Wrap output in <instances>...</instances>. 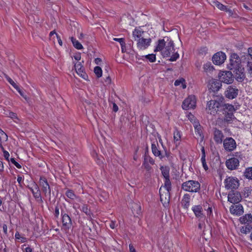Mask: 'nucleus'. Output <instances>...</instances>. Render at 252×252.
<instances>
[{
    "mask_svg": "<svg viewBox=\"0 0 252 252\" xmlns=\"http://www.w3.org/2000/svg\"><path fill=\"white\" fill-rule=\"evenodd\" d=\"M227 68L233 72L238 81L242 82L244 80L245 77V69L242 65L240 58L236 53L231 54Z\"/></svg>",
    "mask_w": 252,
    "mask_h": 252,
    "instance_id": "f257e3e1",
    "label": "nucleus"
},
{
    "mask_svg": "<svg viewBox=\"0 0 252 252\" xmlns=\"http://www.w3.org/2000/svg\"><path fill=\"white\" fill-rule=\"evenodd\" d=\"M223 97H220L218 100H211L207 102L206 109L208 113L211 115H215L216 114L221 112Z\"/></svg>",
    "mask_w": 252,
    "mask_h": 252,
    "instance_id": "f03ea898",
    "label": "nucleus"
},
{
    "mask_svg": "<svg viewBox=\"0 0 252 252\" xmlns=\"http://www.w3.org/2000/svg\"><path fill=\"white\" fill-rule=\"evenodd\" d=\"M182 189L186 191L197 192L200 189V184L198 181L189 180L182 184Z\"/></svg>",
    "mask_w": 252,
    "mask_h": 252,
    "instance_id": "7ed1b4c3",
    "label": "nucleus"
},
{
    "mask_svg": "<svg viewBox=\"0 0 252 252\" xmlns=\"http://www.w3.org/2000/svg\"><path fill=\"white\" fill-rule=\"evenodd\" d=\"M172 186L170 188H167L164 185L161 186L159 189L160 199L161 203L164 207L167 206L170 199V191L171 190Z\"/></svg>",
    "mask_w": 252,
    "mask_h": 252,
    "instance_id": "20e7f679",
    "label": "nucleus"
},
{
    "mask_svg": "<svg viewBox=\"0 0 252 252\" xmlns=\"http://www.w3.org/2000/svg\"><path fill=\"white\" fill-rule=\"evenodd\" d=\"M225 188L227 189H237L239 186V181L237 178L229 177L225 179L224 182Z\"/></svg>",
    "mask_w": 252,
    "mask_h": 252,
    "instance_id": "39448f33",
    "label": "nucleus"
},
{
    "mask_svg": "<svg viewBox=\"0 0 252 252\" xmlns=\"http://www.w3.org/2000/svg\"><path fill=\"white\" fill-rule=\"evenodd\" d=\"M167 39V43L165 46L164 49L162 51V55L163 57H170L171 54L174 51V44L173 41L169 37H165Z\"/></svg>",
    "mask_w": 252,
    "mask_h": 252,
    "instance_id": "423d86ee",
    "label": "nucleus"
},
{
    "mask_svg": "<svg viewBox=\"0 0 252 252\" xmlns=\"http://www.w3.org/2000/svg\"><path fill=\"white\" fill-rule=\"evenodd\" d=\"M220 81L226 84H231L233 81V75L230 71H221L219 73Z\"/></svg>",
    "mask_w": 252,
    "mask_h": 252,
    "instance_id": "0eeeda50",
    "label": "nucleus"
},
{
    "mask_svg": "<svg viewBox=\"0 0 252 252\" xmlns=\"http://www.w3.org/2000/svg\"><path fill=\"white\" fill-rule=\"evenodd\" d=\"M162 175L164 178V187L167 188H170L171 186V183L170 180V168L167 166H161L160 167Z\"/></svg>",
    "mask_w": 252,
    "mask_h": 252,
    "instance_id": "6e6552de",
    "label": "nucleus"
},
{
    "mask_svg": "<svg viewBox=\"0 0 252 252\" xmlns=\"http://www.w3.org/2000/svg\"><path fill=\"white\" fill-rule=\"evenodd\" d=\"M196 106V100L194 95H190L185 99L182 104L184 110L194 109Z\"/></svg>",
    "mask_w": 252,
    "mask_h": 252,
    "instance_id": "1a4fd4ad",
    "label": "nucleus"
},
{
    "mask_svg": "<svg viewBox=\"0 0 252 252\" xmlns=\"http://www.w3.org/2000/svg\"><path fill=\"white\" fill-rule=\"evenodd\" d=\"M224 149L228 152H231L236 149L237 144L235 140L232 137H227L223 141Z\"/></svg>",
    "mask_w": 252,
    "mask_h": 252,
    "instance_id": "9d476101",
    "label": "nucleus"
},
{
    "mask_svg": "<svg viewBox=\"0 0 252 252\" xmlns=\"http://www.w3.org/2000/svg\"><path fill=\"white\" fill-rule=\"evenodd\" d=\"M228 201L232 203H239L242 200V195L238 191L232 190L228 194Z\"/></svg>",
    "mask_w": 252,
    "mask_h": 252,
    "instance_id": "9b49d317",
    "label": "nucleus"
},
{
    "mask_svg": "<svg viewBox=\"0 0 252 252\" xmlns=\"http://www.w3.org/2000/svg\"><path fill=\"white\" fill-rule=\"evenodd\" d=\"M39 186L41 188L42 191L44 193L45 195H51V188L47 182V179L44 177H41L39 179Z\"/></svg>",
    "mask_w": 252,
    "mask_h": 252,
    "instance_id": "f8f14e48",
    "label": "nucleus"
},
{
    "mask_svg": "<svg viewBox=\"0 0 252 252\" xmlns=\"http://www.w3.org/2000/svg\"><path fill=\"white\" fill-rule=\"evenodd\" d=\"M239 93V90L236 87L234 86H229L225 92V96L229 99H233L236 98Z\"/></svg>",
    "mask_w": 252,
    "mask_h": 252,
    "instance_id": "ddd939ff",
    "label": "nucleus"
},
{
    "mask_svg": "<svg viewBox=\"0 0 252 252\" xmlns=\"http://www.w3.org/2000/svg\"><path fill=\"white\" fill-rule=\"evenodd\" d=\"M226 60V55L222 52L216 53L212 57L213 63L216 65H220L224 63Z\"/></svg>",
    "mask_w": 252,
    "mask_h": 252,
    "instance_id": "4468645a",
    "label": "nucleus"
},
{
    "mask_svg": "<svg viewBox=\"0 0 252 252\" xmlns=\"http://www.w3.org/2000/svg\"><path fill=\"white\" fill-rule=\"evenodd\" d=\"M225 164L228 169L235 170L239 165V160L237 158H232L226 160Z\"/></svg>",
    "mask_w": 252,
    "mask_h": 252,
    "instance_id": "2eb2a0df",
    "label": "nucleus"
},
{
    "mask_svg": "<svg viewBox=\"0 0 252 252\" xmlns=\"http://www.w3.org/2000/svg\"><path fill=\"white\" fill-rule=\"evenodd\" d=\"M63 227L66 229H69L72 225V221L70 217L63 211L61 212Z\"/></svg>",
    "mask_w": 252,
    "mask_h": 252,
    "instance_id": "dca6fc26",
    "label": "nucleus"
},
{
    "mask_svg": "<svg viewBox=\"0 0 252 252\" xmlns=\"http://www.w3.org/2000/svg\"><path fill=\"white\" fill-rule=\"evenodd\" d=\"M74 68L76 73L82 78L86 80L88 78L87 73L84 71V68L81 63H76L74 64Z\"/></svg>",
    "mask_w": 252,
    "mask_h": 252,
    "instance_id": "f3484780",
    "label": "nucleus"
},
{
    "mask_svg": "<svg viewBox=\"0 0 252 252\" xmlns=\"http://www.w3.org/2000/svg\"><path fill=\"white\" fill-rule=\"evenodd\" d=\"M151 40L150 38H144L142 37L137 41V47L140 49H146L150 45Z\"/></svg>",
    "mask_w": 252,
    "mask_h": 252,
    "instance_id": "a211bd4d",
    "label": "nucleus"
},
{
    "mask_svg": "<svg viewBox=\"0 0 252 252\" xmlns=\"http://www.w3.org/2000/svg\"><path fill=\"white\" fill-rule=\"evenodd\" d=\"M230 212L236 216H240L244 213L243 206L240 204L234 205H232L230 207Z\"/></svg>",
    "mask_w": 252,
    "mask_h": 252,
    "instance_id": "6ab92c4d",
    "label": "nucleus"
},
{
    "mask_svg": "<svg viewBox=\"0 0 252 252\" xmlns=\"http://www.w3.org/2000/svg\"><path fill=\"white\" fill-rule=\"evenodd\" d=\"M158 146V145L157 141H156V143L153 142L151 146L152 152L155 156L158 157L160 159H162L164 156L162 154L161 151L159 150Z\"/></svg>",
    "mask_w": 252,
    "mask_h": 252,
    "instance_id": "aec40b11",
    "label": "nucleus"
},
{
    "mask_svg": "<svg viewBox=\"0 0 252 252\" xmlns=\"http://www.w3.org/2000/svg\"><path fill=\"white\" fill-rule=\"evenodd\" d=\"M191 209L195 217L197 218L202 219L205 217V215L203 213V208L201 205H198L193 206Z\"/></svg>",
    "mask_w": 252,
    "mask_h": 252,
    "instance_id": "412c9836",
    "label": "nucleus"
},
{
    "mask_svg": "<svg viewBox=\"0 0 252 252\" xmlns=\"http://www.w3.org/2000/svg\"><path fill=\"white\" fill-rule=\"evenodd\" d=\"M221 87V83L218 80H212L210 84L209 89L213 92H218Z\"/></svg>",
    "mask_w": 252,
    "mask_h": 252,
    "instance_id": "4be33fe9",
    "label": "nucleus"
},
{
    "mask_svg": "<svg viewBox=\"0 0 252 252\" xmlns=\"http://www.w3.org/2000/svg\"><path fill=\"white\" fill-rule=\"evenodd\" d=\"M223 134L221 130L216 128L214 132V139L217 144H221L222 142Z\"/></svg>",
    "mask_w": 252,
    "mask_h": 252,
    "instance_id": "5701e85b",
    "label": "nucleus"
},
{
    "mask_svg": "<svg viewBox=\"0 0 252 252\" xmlns=\"http://www.w3.org/2000/svg\"><path fill=\"white\" fill-rule=\"evenodd\" d=\"M30 190L32 192L33 196L36 199H39L42 201L40 191L38 185L36 184H33L32 187H29Z\"/></svg>",
    "mask_w": 252,
    "mask_h": 252,
    "instance_id": "b1692460",
    "label": "nucleus"
},
{
    "mask_svg": "<svg viewBox=\"0 0 252 252\" xmlns=\"http://www.w3.org/2000/svg\"><path fill=\"white\" fill-rule=\"evenodd\" d=\"M167 42V39H165V37H164L163 39H159L158 41L157 45L154 49V52L162 51L164 49Z\"/></svg>",
    "mask_w": 252,
    "mask_h": 252,
    "instance_id": "393cba45",
    "label": "nucleus"
},
{
    "mask_svg": "<svg viewBox=\"0 0 252 252\" xmlns=\"http://www.w3.org/2000/svg\"><path fill=\"white\" fill-rule=\"evenodd\" d=\"M193 126L195 129V133L196 135L198 136V138H200L201 140H203L204 136L202 133V126L198 122H194Z\"/></svg>",
    "mask_w": 252,
    "mask_h": 252,
    "instance_id": "a878e982",
    "label": "nucleus"
},
{
    "mask_svg": "<svg viewBox=\"0 0 252 252\" xmlns=\"http://www.w3.org/2000/svg\"><path fill=\"white\" fill-rule=\"evenodd\" d=\"M236 111L234 106L228 103H224L222 100L221 112H234Z\"/></svg>",
    "mask_w": 252,
    "mask_h": 252,
    "instance_id": "bb28decb",
    "label": "nucleus"
},
{
    "mask_svg": "<svg viewBox=\"0 0 252 252\" xmlns=\"http://www.w3.org/2000/svg\"><path fill=\"white\" fill-rule=\"evenodd\" d=\"M239 220L242 224H248L252 222V215L251 214H247L240 217Z\"/></svg>",
    "mask_w": 252,
    "mask_h": 252,
    "instance_id": "cd10ccee",
    "label": "nucleus"
},
{
    "mask_svg": "<svg viewBox=\"0 0 252 252\" xmlns=\"http://www.w3.org/2000/svg\"><path fill=\"white\" fill-rule=\"evenodd\" d=\"M190 196L189 194L186 193L183 196L182 200V205L186 209H188L189 206Z\"/></svg>",
    "mask_w": 252,
    "mask_h": 252,
    "instance_id": "c85d7f7f",
    "label": "nucleus"
},
{
    "mask_svg": "<svg viewBox=\"0 0 252 252\" xmlns=\"http://www.w3.org/2000/svg\"><path fill=\"white\" fill-rule=\"evenodd\" d=\"M222 112L224 115L223 119V121L224 122H226L228 124H230L231 123L232 119L235 118L233 112Z\"/></svg>",
    "mask_w": 252,
    "mask_h": 252,
    "instance_id": "c756f323",
    "label": "nucleus"
},
{
    "mask_svg": "<svg viewBox=\"0 0 252 252\" xmlns=\"http://www.w3.org/2000/svg\"><path fill=\"white\" fill-rule=\"evenodd\" d=\"M173 135L174 142L176 144H179L181 138V132L176 128L174 131Z\"/></svg>",
    "mask_w": 252,
    "mask_h": 252,
    "instance_id": "7c9ffc66",
    "label": "nucleus"
},
{
    "mask_svg": "<svg viewBox=\"0 0 252 252\" xmlns=\"http://www.w3.org/2000/svg\"><path fill=\"white\" fill-rule=\"evenodd\" d=\"M144 32L141 31L139 29H135L133 32V37L134 39L136 41H137L139 38L142 37V34Z\"/></svg>",
    "mask_w": 252,
    "mask_h": 252,
    "instance_id": "2f4dec72",
    "label": "nucleus"
},
{
    "mask_svg": "<svg viewBox=\"0 0 252 252\" xmlns=\"http://www.w3.org/2000/svg\"><path fill=\"white\" fill-rule=\"evenodd\" d=\"M71 41L73 45V46L78 50L82 49L83 47L82 45L73 37H70Z\"/></svg>",
    "mask_w": 252,
    "mask_h": 252,
    "instance_id": "473e14b6",
    "label": "nucleus"
},
{
    "mask_svg": "<svg viewBox=\"0 0 252 252\" xmlns=\"http://www.w3.org/2000/svg\"><path fill=\"white\" fill-rule=\"evenodd\" d=\"M142 60H144V59H147L151 63H154L156 61V55L154 54H148L145 56H142Z\"/></svg>",
    "mask_w": 252,
    "mask_h": 252,
    "instance_id": "72a5a7b5",
    "label": "nucleus"
},
{
    "mask_svg": "<svg viewBox=\"0 0 252 252\" xmlns=\"http://www.w3.org/2000/svg\"><path fill=\"white\" fill-rule=\"evenodd\" d=\"M203 69L206 72H211L213 71L214 67L210 62H208L204 64Z\"/></svg>",
    "mask_w": 252,
    "mask_h": 252,
    "instance_id": "f704fd0d",
    "label": "nucleus"
},
{
    "mask_svg": "<svg viewBox=\"0 0 252 252\" xmlns=\"http://www.w3.org/2000/svg\"><path fill=\"white\" fill-rule=\"evenodd\" d=\"M252 230V226L249 224H248L246 226H243L241 228V232L244 234H247L251 232Z\"/></svg>",
    "mask_w": 252,
    "mask_h": 252,
    "instance_id": "c9c22d12",
    "label": "nucleus"
},
{
    "mask_svg": "<svg viewBox=\"0 0 252 252\" xmlns=\"http://www.w3.org/2000/svg\"><path fill=\"white\" fill-rule=\"evenodd\" d=\"M245 177L250 180H252V167L247 168L244 172Z\"/></svg>",
    "mask_w": 252,
    "mask_h": 252,
    "instance_id": "e433bc0d",
    "label": "nucleus"
},
{
    "mask_svg": "<svg viewBox=\"0 0 252 252\" xmlns=\"http://www.w3.org/2000/svg\"><path fill=\"white\" fill-rule=\"evenodd\" d=\"M185 80L182 78L176 80L174 82V85L175 86H179L180 84L182 85V87L183 89H185L186 88V85L185 83Z\"/></svg>",
    "mask_w": 252,
    "mask_h": 252,
    "instance_id": "4c0bfd02",
    "label": "nucleus"
},
{
    "mask_svg": "<svg viewBox=\"0 0 252 252\" xmlns=\"http://www.w3.org/2000/svg\"><path fill=\"white\" fill-rule=\"evenodd\" d=\"M144 161L152 165H154L155 164L154 159L146 154H145L144 156Z\"/></svg>",
    "mask_w": 252,
    "mask_h": 252,
    "instance_id": "58836bf2",
    "label": "nucleus"
},
{
    "mask_svg": "<svg viewBox=\"0 0 252 252\" xmlns=\"http://www.w3.org/2000/svg\"><path fill=\"white\" fill-rule=\"evenodd\" d=\"M252 190L249 187H246L242 191V194L245 198L248 197L251 194Z\"/></svg>",
    "mask_w": 252,
    "mask_h": 252,
    "instance_id": "ea45409f",
    "label": "nucleus"
},
{
    "mask_svg": "<svg viewBox=\"0 0 252 252\" xmlns=\"http://www.w3.org/2000/svg\"><path fill=\"white\" fill-rule=\"evenodd\" d=\"M94 71L97 78H100L102 76V71L100 67L95 66L94 68Z\"/></svg>",
    "mask_w": 252,
    "mask_h": 252,
    "instance_id": "a19ab883",
    "label": "nucleus"
},
{
    "mask_svg": "<svg viewBox=\"0 0 252 252\" xmlns=\"http://www.w3.org/2000/svg\"><path fill=\"white\" fill-rule=\"evenodd\" d=\"M65 195L68 198L72 200H73L76 198V195L74 193L73 191L71 189L67 190L65 192Z\"/></svg>",
    "mask_w": 252,
    "mask_h": 252,
    "instance_id": "79ce46f5",
    "label": "nucleus"
},
{
    "mask_svg": "<svg viewBox=\"0 0 252 252\" xmlns=\"http://www.w3.org/2000/svg\"><path fill=\"white\" fill-rule=\"evenodd\" d=\"M81 211L85 213L88 216H91V210L87 205L84 204L81 208Z\"/></svg>",
    "mask_w": 252,
    "mask_h": 252,
    "instance_id": "37998d69",
    "label": "nucleus"
},
{
    "mask_svg": "<svg viewBox=\"0 0 252 252\" xmlns=\"http://www.w3.org/2000/svg\"><path fill=\"white\" fill-rule=\"evenodd\" d=\"M8 137L6 134L0 129V142L6 141Z\"/></svg>",
    "mask_w": 252,
    "mask_h": 252,
    "instance_id": "c03bdc74",
    "label": "nucleus"
},
{
    "mask_svg": "<svg viewBox=\"0 0 252 252\" xmlns=\"http://www.w3.org/2000/svg\"><path fill=\"white\" fill-rule=\"evenodd\" d=\"M216 7L222 11L226 10V6L221 3L220 2L217 1L214 2Z\"/></svg>",
    "mask_w": 252,
    "mask_h": 252,
    "instance_id": "a18cd8bd",
    "label": "nucleus"
},
{
    "mask_svg": "<svg viewBox=\"0 0 252 252\" xmlns=\"http://www.w3.org/2000/svg\"><path fill=\"white\" fill-rule=\"evenodd\" d=\"M164 155H163L164 157L165 156L167 159L169 160V161H170L172 159V156H171V154L170 152H168L167 151V150L166 149V148H165L164 149Z\"/></svg>",
    "mask_w": 252,
    "mask_h": 252,
    "instance_id": "49530a36",
    "label": "nucleus"
},
{
    "mask_svg": "<svg viewBox=\"0 0 252 252\" xmlns=\"http://www.w3.org/2000/svg\"><path fill=\"white\" fill-rule=\"evenodd\" d=\"M179 57V55L178 53H176L170 57L169 60L171 62L176 61Z\"/></svg>",
    "mask_w": 252,
    "mask_h": 252,
    "instance_id": "de8ad7c7",
    "label": "nucleus"
},
{
    "mask_svg": "<svg viewBox=\"0 0 252 252\" xmlns=\"http://www.w3.org/2000/svg\"><path fill=\"white\" fill-rule=\"evenodd\" d=\"M10 161L18 168H21V165L18 163L15 159L14 158H11Z\"/></svg>",
    "mask_w": 252,
    "mask_h": 252,
    "instance_id": "09e8293b",
    "label": "nucleus"
},
{
    "mask_svg": "<svg viewBox=\"0 0 252 252\" xmlns=\"http://www.w3.org/2000/svg\"><path fill=\"white\" fill-rule=\"evenodd\" d=\"M201 160L204 169H205V171H207L208 169V167L207 165L205 158H201Z\"/></svg>",
    "mask_w": 252,
    "mask_h": 252,
    "instance_id": "8fccbe9b",
    "label": "nucleus"
},
{
    "mask_svg": "<svg viewBox=\"0 0 252 252\" xmlns=\"http://www.w3.org/2000/svg\"><path fill=\"white\" fill-rule=\"evenodd\" d=\"M132 208L135 210V209H136L137 210H136V212H137V214H139L140 213V209H141V207H140V206L138 204H134V206H132Z\"/></svg>",
    "mask_w": 252,
    "mask_h": 252,
    "instance_id": "3c124183",
    "label": "nucleus"
},
{
    "mask_svg": "<svg viewBox=\"0 0 252 252\" xmlns=\"http://www.w3.org/2000/svg\"><path fill=\"white\" fill-rule=\"evenodd\" d=\"M248 71L249 73L252 74V62H248L247 64Z\"/></svg>",
    "mask_w": 252,
    "mask_h": 252,
    "instance_id": "603ef678",
    "label": "nucleus"
},
{
    "mask_svg": "<svg viewBox=\"0 0 252 252\" xmlns=\"http://www.w3.org/2000/svg\"><path fill=\"white\" fill-rule=\"evenodd\" d=\"M113 40L114 41L119 42L120 45H121L122 44H124L125 42V39L124 38H114Z\"/></svg>",
    "mask_w": 252,
    "mask_h": 252,
    "instance_id": "864d4df0",
    "label": "nucleus"
},
{
    "mask_svg": "<svg viewBox=\"0 0 252 252\" xmlns=\"http://www.w3.org/2000/svg\"><path fill=\"white\" fill-rule=\"evenodd\" d=\"M60 214L59 208L58 206H56L55 209L54 216L56 218H58Z\"/></svg>",
    "mask_w": 252,
    "mask_h": 252,
    "instance_id": "5fc2aeb1",
    "label": "nucleus"
},
{
    "mask_svg": "<svg viewBox=\"0 0 252 252\" xmlns=\"http://www.w3.org/2000/svg\"><path fill=\"white\" fill-rule=\"evenodd\" d=\"M143 165L144 166L145 168L148 171H150L152 168L151 166L149 165V163H146L144 161H143Z\"/></svg>",
    "mask_w": 252,
    "mask_h": 252,
    "instance_id": "6e6d98bb",
    "label": "nucleus"
},
{
    "mask_svg": "<svg viewBox=\"0 0 252 252\" xmlns=\"http://www.w3.org/2000/svg\"><path fill=\"white\" fill-rule=\"evenodd\" d=\"M15 89H16L21 96H22L24 98L27 99L26 96L24 95L23 92L18 86H17Z\"/></svg>",
    "mask_w": 252,
    "mask_h": 252,
    "instance_id": "4d7b16f0",
    "label": "nucleus"
},
{
    "mask_svg": "<svg viewBox=\"0 0 252 252\" xmlns=\"http://www.w3.org/2000/svg\"><path fill=\"white\" fill-rule=\"evenodd\" d=\"M3 156L5 159H6L7 161H9V154L7 151H4L3 152Z\"/></svg>",
    "mask_w": 252,
    "mask_h": 252,
    "instance_id": "13d9d810",
    "label": "nucleus"
},
{
    "mask_svg": "<svg viewBox=\"0 0 252 252\" xmlns=\"http://www.w3.org/2000/svg\"><path fill=\"white\" fill-rule=\"evenodd\" d=\"M7 81L14 88L17 86L10 77L7 78Z\"/></svg>",
    "mask_w": 252,
    "mask_h": 252,
    "instance_id": "bf43d9fd",
    "label": "nucleus"
},
{
    "mask_svg": "<svg viewBox=\"0 0 252 252\" xmlns=\"http://www.w3.org/2000/svg\"><path fill=\"white\" fill-rule=\"evenodd\" d=\"M207 211V215H211L212 213V208L210 205H208L207 208L206 209Z\"/></svg>",
    "mask_w": 252,
    "mask_h": 252,
    "instance_id": "052dcab7",
    "label": "nucleus"
},
{
    "mask_svg": "<svg viewBox=\"0 0 252 252\" xmlns=\"http://www.w3.org/2000/svg\"><path fill=\"white\" fill-rule=\"evenodd\" d=\"M3 168L4 166L3 162L1 160H0V174H1L3 172Z\"/></svg>",
    "mask_w": 252,
    "mask_h": 252,
    "instance_id": "680f3d73",
    "label": "nucleus"
},
{
    "mask_svg": "<svg viewBox=\"0 0 252 252\" xmlns=\"http://www.w3.org/2000/svg\"><path fill=\"white\" fill-rule=\"evenodd\" d=\"M121 46L122 52L123 53L126 52V43L125 42L124 44H122L121 45Z\"/></svg>",
    "mask_w": 252,
    "mask_h": 252,
    "instance_id": "e2e57ef3",
    "label": "nucleus"
},
{
    "mask_svg": "<svg viewBox=\"0 0 252 252\" xmlns=\"http://www.w3.org/2000/svg\"><path fill=\"white\" fill-rule=\"evenodd\" d=\"M119 108L118 106L117 105V104L115 103H113V110L115 112H116L118 111Z\"/></svg>",
    "mask_w": 252,
    "mask_h": 252,
    "instance_id": "0e129e2a",
    "label": "nucleus"
},
{
    "mask_svg": "<svg viewBox=\"0 0 252 252\" xmlns=\"http://www.w3.org/2000/svg\"><path fill=\"white\" fill-rule=\"evenodd\" d=\"M109 226L112 229H114L116 227V222L114 221H111L110 223Z\"/></svg>",
    "mask_w": 252,
    "mask_h": 252,
    "instance_id": "69168bd1",
    "label": "nucleus"
},
{
    "mask_svg": "<svg viewBox=\"0 0 252 252\" xmlns=\"http://www.w3.org/2000/svg\"><path fill=\"white\" fill-rule=\"evenodd\" d=\"M129 252H136L135 249H134L133 245L130 244L129 245Z\"/></svg>",
    "mask_w": 252,
    "mask_h": 252,
    "instance_id": "338daca9",
    "label": "nucleus"
},
{
    "mask_svg": "<svg viewBox=\"0 0 252 252\" xmlns=\"http://www.w3.org/2000/svg\"><path fill=\"white\" fill-rule=\"evenodd\" d=\"M248 54L252 59V48H249L248 49Z\"/></svg>",
    "mask_w": 252,
    "mask_h": 252,
    "instance_id": "774afa93",
    "label": "nucleus"
}]
</instances>
